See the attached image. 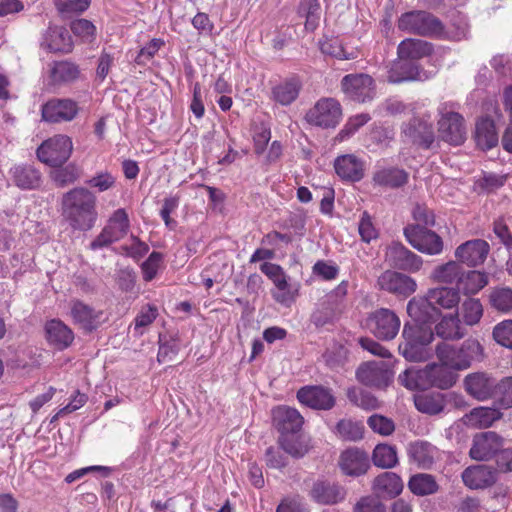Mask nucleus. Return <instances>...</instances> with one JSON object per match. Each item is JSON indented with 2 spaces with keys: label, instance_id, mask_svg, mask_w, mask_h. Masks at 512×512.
Wrapping results in <instances>:
<instances>
[{
  "label": "nucleus",
  "instance_id": "nucleus-1",
  "mask_svg": "<svg viewBox=\"0 0 512 512\" xmlns=\"http://www.w3.org/2000/svg\"><path fill=\"white\" fill-rule=\"evenodd\" d=\"M97 198L93 192L84 187L74 188L64 194L62 214L74 230L88 231L97 221Z\"/></svg>",
  "mask_w": 512,
  "mask_h": 512
},
{
  "label": "nucleus",
  "instance_id": "nucleus-2",
  "mask_svg": "<svg viewBox=\"0 0 512 512\" xmlns=\"http://www.w3.org/2000/svg\"><path fill=\"white\" fill-rule=\"evenodd\" d=\"M435 353L442 364L455 371L468 369L473 362L483 359V347L476 339H466L460 346L446 342L437 344Z\"/></svg>",
  "mask_w": 512,
  "mask_h": 512
},
{
  "label": "nucleus",
  "instance_id": "nucleus-3",
  "mask_svg": "<svg viewBox=\"0 0 512 512\" xmlns=\"http://www.w3.org/2000/svg\"><path fill=\"white\" fill-rule=\"evenodd\" d=\"M458 108L459 105L455 102H443L438 107L439 136L452 145H460L466 138L464 118L458 112Z\"/></svg>",
  "mask_w": 512,
  "mask_h": 512
},
{
  "label": "nucleus",
  "instance_id": "nucleus-4",
  "mask_svg": "<svg viewBox=\"0 0 512 512\" xmlns=\"http://www.w3.org/2000/svg\"><path fill=\"white\" fill-rule=\"evenodd\" d=\"M398 28L404 32L421 36H440L443 25L439 19L425 11H410L398 19Z\"/></svg>",
  "mask_w": 512,
  "mask_h": 512
},
{
  "label": "nucleus",
  "instance_id": "nucleus-5",
  "mask_svg": "<svg viewBox=\"0 0 512 512\" xmlns=\"http://www.w3.org/2000/svg\"><path fill=\"white\" fill-rule=\"evenodd\" d=\"M73 143L67 135H54L45 140L37 149L38 159L46 165L57 167L64 164L71 156Z\"/></svg>",
  "mask_w": 512,
  "mask_h": 512
},
{
  "label": "nucleus",
  "instance_id": "nucleus-6",
  "mask_svg": "<svg viewBox=\"0 0 512 512\" xmlns=\"http://www.w3.org/2000/svg\"><path fill=\"white\" fill-rule=\"evenodd\" d=\"M401 326L400 318L388 308H379L371 312L367 318V327L379 340H393Z\"/></svg>",
  "mask_w": 512,
  "mask_h": 512
},
{
  "label": "nucleus",
  "instance_id": "nucleus-7",
  "mask_svg": "<svg viewBox=\"0 0 512 512\" xmlns=\"http://www.w3.org/2000/svg\"><path fill=\"white\" fill-rule=\"evenodd\" d=\"M130 228L129 217L125 209L119 208L113 212L107 225L91 242L90 247L96 250L124 238Z\"/></svg>",
  "mask_w": 512,
  "mask_h": 512
},
{
  "label": "nucleus",
  "instance_id": "nucleus-8",
  "mask_svg": "<svg viewBox=\"0 0 512 512\" xmlns=\"http://www.w3.org/2000/svg\"><path fill=\"white\" fill-rule=\"evenodd\" d=\"M341 118V105L333 98H321L305 116L308 123L323 128L335 127Z\"/></svg>",
  "mask_w": 512,
  "mask_h": 512
},
{
  "label": "nucleus",
  "instance_id": "nucleus-9",
  "mask_svg": "<svg viewBox=\"0 0 512 512\" xmlns=\"http://www.w3.org/2000/svg\"><path fill=\"white\" fill-rule=\"evenodd\" d=\"M404 235L409 244L419 252L437 255L443 250L441 237L428 228L419 225H408L404 228Z\"/></svg>",
  "mask_w": 512,
  "mask_h": 512
},
{
  "label": "nucleus",
  "instance_id": "nucleus-10",
  "mask_svg": "<svg viewBox=\"0 0 512 512\" xmlns=\"http://www.w3.org/2000/svg\"><path fill=\"white\" fill-rule=\"evenodd\" d=\"M78 103L69 98H54L41 108L42 120L48 123H63L74 120L79 113Z\"/></svg>",
  "mask_w": 512,
  "mask_h": 512
},
{
  "label": "nucleus",
  "instance_id": "nucleus-11",
  "mask_svg": "<svg viewBox=\"0 0 512 512\" xmlns=\"http://www.w3.org/2000/svg\"><path fill=\"white\" fill-rule=\"evenodd\" d=\"M345 95L356 102L365 103L375 96L373 79L367 74H349L341 81Z\"/></svg>",
  "mask_w": 512,
  "mask_h": 512
},
{
  "label": "nucleus",
  "instance_id": "nucleus-12",
  "mask_svg": "<svg viewBox=\"0 0 512 512\" xmlns=\"http://www.w3.org/2000/svg\"><path fill=\"white\" fill-rule=\"evenodd\" d=\"M385 258L390 266L413 273L419 271L423 264L420 256L399 242H393L387 247Z\"/></svg>",
  "mask_w": 512,
  "mask_h": 512
},
{
  "label": "nucleus",
  "instance_id": "nucleus-13",
  "mask_svg": "<svg viewBox=\"0 0 512 512\" xmlns=\"http://www.w3.org/2000/svg\"><path fill=\"white\" fill-rule=\"evenodd\" d=\"M465 391L474 399L484 401L498 391V381L485 372H474L464 378Z\"/></svg>",
  "mask_w": 512,
  "mask_h": 512
},
{
  "label": "nucleus",
  "instance_id": "nucleus-14",
  "mask_svg": "<svg viewBox=\"0 0 512 512\" xmlns=\"http://www.w3.org/2000/svg\"><path fill=\"white\" fill-rule=\"evenodd\" d=\"M377 283L380 289L405 298L417 290V283L412 277L392 270L383 272Z\"/></svg>",
  "mask_w": 512,
  "mask_h": 512
},
{
  "label": "nucleus",
  "instance_id": "nucleus-15",
  "mask_svg": "<svg viewBox=\"0 0 512 512\" xmlns=\"http://www.w3.org/2000/svg\"><path fill=\"white\" fill-rule=\"evenodd\" d=\"M490 245L483 239H473L459 245L455 250L456 259L470 267L481 265L486 260Z\"/></svg>",
  "mask_w": 512,
  "mask_h": 512
},
{
  "label": "nucleus",
  "instance_id": "nucleus-16",
  "mask_svg": "<svg viewBox=\"0 0 512 512\" xmlns=\"http://www.w3.org/2000/svg\"><path fill=\"white\" fill-rule=\"evenodd\" d=\"M298 401L312 409L329 410L335 405L331 391L322 386H305L297 392Z\"/></svg>",
  "mask_w": 512,
  "mask_h": 512
},
{
  "label": "nucleus",
  "instance_id": "nucleus-17",
  "mask_svg": "<svg viewBox=\"0 0 512 512\" xmlns=\"http://www.w3.org/2000/svg\"><path fill=\"white\" fill-rule=\"evenodd\" d=\"M501 447L502 438L493 431H487L474 436L469 454L475 460H488L495 456Z\"/></svg>",
  "mask_w": 512,
  "mask_h": 512
},
{
  "label": "nucleus",
  "instance_id": "nucleus-18",
  "mask_svg": "<svg viewBox=\"0 0 512 512\" xmlns=\"http://www.w3.org/2000/svg\"><path fill=\"white\" fill-rule=\"evenodd\" d=\"M434 72L421 69L410 60H400L392 65L388 72V81L401 83L405 81H425L433 77Z\"/></svg>",
  "mask_w": 512,
  "mask_h": 512
},
{
  "label": "nucleus",
  "instance_id": "nucleus-19",
  "mask_svg": "<svg viewBox=\"0 0 512 512\" xmlns=\"http://www.w3.org/2000/svg\"><path fill=\"white\" fill-rule=\"evenodd\" d=\"M273 423L281 435L300 432L304 418L295 409L288 406H278L272 411Z\"/></svg>",
  "mask_w": 512,
  "mask_h": 512
},
{
  "label": "nucleus",
  "instance_id": "nucleus-20",
  "mask_svg": "<svg viewBox=\"0 0 512 512\" xmlns=\"http://www.w3.org/2000/svg\"><path fill=\"white\" fill-rule=\"evenodd\" d=\"M462 480L470 489H485L497 481V470L484 464L470 466L463 471Z\"/></svg>",
  "mask_w": 512,
  "mask_h": 512
},
{
  "label": "nucleus",
  "instance_id": "nucleus-21",
  "mask_svg": "<svg viewBox=\"0 0 512 512\" xmlns=\"http://www.w3.org/2000/svg\"><path fill=\"white\" fill-rule=\"evenodd\" d=\"M334 169L339 178L348 182H359L365 174L364 162L354 154H344L334 160Z\"/></svg>",
  "mask_w": 512,
  "mask_h": 512
},
{
  "label": "nucleus",
  "instance_id": "nucleus-22",
  "mask_svg": "<svg viewBox=\"0 0 512 512\" xmlns=\"http://www.w3.org/2000/svg\"><path fill=\"white\" fill-rule=\"evenodd\" d=\"M357 379L366 386L383 388L391 380L388 369L382 362H367L362 364L357 372Z\"/></svg>",
  "mask_w": 512,
  "mask_h": 512
},
{
  "label": "nucleus",
  "instance_id": "nucleus-23",
  "mask_svg": "<svg viewBox=\"0 0 512 512\" xmlns=\"http://www.w3.org/2000/svg\"><path fill=\"white\" fill-rule=\"evenodd\" d=\"M40 46L49 52L68 53L73 42L68 30L61 26H49L44 32Z\"/></svg>",
  "mask_w": 512,
  "mask_h": 512
},
{
  "label": "nucleus",
  "instance_id": "nucleus-24",
  "mask_svg": "<svg viewBox=\"0 0 512 512\" xmlns=\"http://www.w3.org/2000/svg\"><path fill=\"white\" fill-rule=\"evenodd\" d=\"M402 133L407 141L429 148L434 141L432 124L418 118L412 119L402 128Z\"/></svg>",
  "mask_w": 512,
  "mask_h": 512
},
{
  "label": "nucleus",
  "instance_id": "nucleus-25",
  "mask_svg": "<svg viewBox=\"0 0 512 512\" xmlns=\"http://www.w3.org/2000/svg\"><path fill=\"white\" fill-rule=\"evenodd\" d=\"M407 313L417 324L433 322L441 315V311L433 306L427 294L424 297H414L409 300Z\"/></svg>",
  "mask_w": 512,
  "mask_h": 512
},
{
  "label": "nucleus",
  "instance_id": "nucleus-26",
  "mask_svg": "<svg viewBox=\"0 0 512 512\" xmlns=\"http://www.w3.org/2000/svg\"><path fill=\"white\" fill-rule=\"evenodd\" d=\"M339 465L344 474L359 476L366 473L369 467L368 456L360 449H347L341 454Z\"/></svg>",
  "mask_w": 512,
  "mask_h": 512
},
{
  "label": "nucleus",
  "instance_id": "nucleus-27",
  "mask_svg": "<svg viewBox=\"0 0 512 512\" xmlns=\"http://www.w3.org/2000/svg\"><path fill=\"white\" fill-rule=\"evenodd\" d=\"M433 332L444 340H459L466 335L458 313L442 315Z\"/></svg>",
  "mask_w": 512,
  "mask_h": 512
},
{
  "label": "nucleus",
  "instance_id": "nucleus-28",
  "mask_svg": "<svg viewBox=\"0 0 512 512\" xmlns=\"http://www.w3.org/2000/svg\"><path fill=\"white\" fill-rule=\"evenodd\" d=\"M427 368V377L429 387H437L439 389H449L457 381L458 375L456 371L449 368L446 364H429Z\"/></svg>",
  "mask_w": 512,
  "mask_h": 512
},
{
  "label": "nucleus",
  "instance_id": "nucleus-29",
  "mask_svg": "<svg viewBox=\"0 0 512 512\" xmlns=\"http://www.w3.org/2000/svg\"><path fill=\"white\" fill-rule=\"evenodd\" d=\"M372 488L378 496L394 498L402 492L403 481L396 473L386 471L374 479Z\"/></svg>",
  "mask_w": 512,
  "mask_h": 512
},
{
  "label": "nucleus",
  "instance_id": "nucleus-30",
  "mask_svg": "<svg viewBox=\"0 0 512 512\" xmlns=\"http://www.w3.org/2000/svg\"><path fill=\"white\" fill-rule=\"evenodd\" d=\"M101 315V312L95 311L81 301H73L71 304V316L74 323L86 331H92L97 328Z\"/></svg>",
  "mask_w": 512,
  "mask_h": 512
},
{
  "label": "nucleus",
  "instance_id": "nucleus-31",
  "mask_svg": "<svg viewBox=\"0 0 512 512\" xmlns=\"http://www.w3.org/2000/svg\"><path fill=\"white\" fill-rule=\"evenodd\" d=\"M45 331L48 342L58 349L67 348L74 340L73 331L57 319L48 321L45 325Z\"/></svg>",
  "mask_w": 512,
  "mask_h": 512
},
{
  "label": "nucleus",
  "instance_id": "nucleus-32",
  "mask_svg": "<svg viewBox=\"0 0 512 512\" xmlns=\"http://www.w3.org/2000/svg\"><path fill=\"white\" fill-rule=\"evenodd\" d=\"M431 52V44L420 39H405L397 47V54L400 60H419L429 56Z\"/></svg>",
  "mask_w": 512,
  "mask_h": 512
},
{
  "label": "nucleus",
  "instance_id": "nucleus-33",
  "mask_svg": "<svg viewBox=\"0 0 512 512\" xmlns=\"http://www.w3.org/2000/svg\"><path fill=\"white\" fill-rule=\"evenodd\" d=\"M345 490L333 483L319 481L311 490V497L320 504H336L345 498Z\"/></svg>",
  "mask_w": 512,
  "mask_h": 512
},
{
  "label": "nucleus",
  "instance_id": "nucleus-34",
  "mask_svg": "<svg viewBox=\"0 0 512 512\" xmlns=\"http://www.w3.org/2000/svg\"><path fill=\"white\" fill-rule=\"evenodd\" d=\"M437 448L426 441H415L409 444V457L422 469H429L434 464Z\"/></svg>",
  "mask_w": 512,
  "mask_h": 512
},
{
  "label": "nucleus",
  "instance_id": "nucleus-35",
  "mask_svg": "<svg viewBox=\"0 0 512 512\" xmlns=\"http://www.w3.org/2000/svg\"><path fill=\"white\" fill-rule=\"evenodd\" d=\"M426 294L433 306L439 310H451L457 308L460 303V294L456 288L436 287L429 289Z\"/></svg>",
  "mask_w": 512,
  "mask_h": 512
},
{
  "label": "nucleus",
  "instance_id": "nucleus-36",
  "mask_svg": "<svg viewBox=\"0 0 512 512\" xmlns=\"http://www.w3.org/2000/svg\"><path fill=\"white\" fill-rule=\"evenodd\" d=\"M488 282V275L485 272L477 270L465 272L462 270L456 290L459 294L462 292L465 295H473L482 290Z\"/></svg>",
  "mask_w": 512,
  "mask_h": 512
},
{
  "label": "nucleus",
  "instance_id": "nucleus-37",
  "mask_svg": "<svg viewBox=\"0 0 512 512\" xmlns=\"http://www.w3.org/2000/svg\"><path fill=\"white\" fill-rule=\"evenodd\" d=\"M502 413L491 407H477L463 417L464 424L472 428L490 427L495 421L499 420Z\"/></svg>",
  "mask_w": 512,
  "mask_h": 512
},
{
  "label": "nucleus",
  "instance_id": "nucleus-38",
  "mask_svg": "<svg viewBox=\"0 0 512 512\" xmlns=\"http://www.w3.org/2000/svg\"><path fill=\"white\" fill-rule=\"evenodd\" d=\"M301 86L296 77L286 79L272 88V98L280 105L288 106L297 99Z\"/></svg>",
  "mask_w": 512,
  "mask_h": 512
},
{
  "label": "nucleus",
  "instance_id": "nucleus-39",
  "mask_svg": "<svg viewBox=\"0 0 512 512\" xmlns=\"http://www.w3.org/2000/svg\"><path fill=\"white\" fill-rule=\"evenodd\" d=\"M373 181L376 185L398 188L408 181V173L397 167H383L374 173Z\"/></svg>",
  "mask_w": 512,
  "mask_h": 512
},
{
  "label": "nucleus",
  "instance_id": "nucleus-40",
  "mask_svg": "<svg viewBox=\"0 0 512 512\" xmlns=\"http://www.w3.org/2000/svg\"><path fill=\"white\" fill-rule=\"evenodd\" d=\"M475 140L477 146L482 150L493 148L498 143V134L494 122L485 117L476 123Z\"/></svg>",
  "mask_w": 512,
  "mask_h": 512
},
{
  "label": "nucleus",
  "instance_id": "nucleus-41",
  "mask_svg": "<svg viewBox=\"0 0 512 512\" xmlns=\"http://www.w3.org/2000/svg\"><path fill=\"white\" fill-rule=\"evenodd\" d=\"M414 404L421 413L437 415L444 410L445 399L441 393H422L414 396Z\"/></svg>",
  "mask_w": 512,
  "mask_h": 512
},
{
  "label": "nucleus",
  "instance_id": "nucleus-42",
  "mask_svg": "<svg viewBox=\"0 0 512 512\" xmlns=\"http://www.w3.org/2000/svg\"><path fill=\"white\" fill-rule=\"evenodd\" d=\"M455 313L459 314L462 325L474 326L483 316V306L479 299L466 298Z\"/></svg>",
  "mask_w": 512,
  "mask_h": 512
},
{
  "label": "nucleus",
  "instance_id": "nucleus-43",
  "mask_svg": "<svg viewBox=\"0 0 512 512\" xmlns=\"http://www.w3.org/2000/svg\"><path fill=\"white\" fill-rule=\"evenodd\" d=\"M408 488L416 496H427L435 494L439 485L433 475L418 473L410 477Z\"/></svg>",
  "mask_w": 512,
  "mask_h": 512
},
{
  "label": "nucleus",
  "instance_id": "nucleus-44",
  "mask_svg": "<svg viewBox=\"0 0 512 512\" xmlns=\"http://www.w3.org/2000/svg\"><path fill=\"white\" fill-rule=\"evenodd\" d=\"M462 267L456 261H449L445 264L438 265L435 267L431 273V280L433 282L442 283V284H458L459 278L461 276Z\"/></svg>",
  "mask_w": 512,
  "mask_h": 512
},
{
  "label": "nucleus",
  "instance_id": "nucleus-45",
  "mask_svg": "<svg viewBox=\"0 0 512 512\" xmlns=\"http://www.w3.org/2000/svg\"><path fill=\"white\" fill-rule=\"evenodd\" d=\"M278 443L287 454L295 458L303 457L309 450L308 443L299 432L280 435Z\"/></svg>",
  "mask_w": 512,
  "mask_h": 512
},
{
  "label": "nucleus",
  "instance_id": "nucleus-46",
  "mask_svg": "<svg viewBox=\"0 0 512 512\" xmlns=\"http://www.w3.org/2000/svg\"><path fill=\"white\" fill-rule=\"evenodd\" d=\"M399 382L409 390H420L429 387L427 368H408L398 377Z\"/></svg>",
  "mask_w": 512,
  "mask_h": 512
},
{
  "label": "nucleus",
  "instance_id": "nucleus-47",
  "mask_svg": "<svg viewBox=\"0 0 512 512\" xmlns=\"http://www.w3.org/2000/svg\"><path fill=\"white\" fill-rule=\"evenodd\" d=\"M12 175L16 185L22 189H33L40 184V173L32 166H15Z\"/></svg>",
  "mask_w": 512,
  "mask_h": 512
},
{
  "label": "nucleus",
  "instance_id": "nucleus-48",
  "mask_svg": "<svg viewBox=\"0 0 512 512\" xmlns=\"http://www.w3.org/2000/svg\"><path fill=\"white\" fill-rule=\"evenodd\" d=\"M402 338L428 346L434 340V332L424 324L406 323L402 330Z\"/></svg>",
  "mask_w": 512,
  "mask_h": 512
},
{
  "label": "nucleus",
  "instance_id": "nucleus-49",
  "mask_svg": "<svg viewBox=\"0 0 512 512\" xmlns=\"http://www.w3.org/2000/svg\"><path fill=\"white\" fill-rule=\"evenodd\" d=\"M373 464L380 468H393L398 463L396 449L388 444H378L372 454Z\"/></svg>",
  "mask_w": 512,
  "mask_h": 512
},
{
  "label": "nucleus",
  "instance_id": "nucleus-50",
  "mask_svg": "<svg viewBox=\"0 0 512 512\" xmlns=\"http://www.w3.org/2000/svg\"><path fill=\"white\" fill-rule=\"evenodd\" d=\"M399 352L405 359L412 362L426 361L430 356L428 346L404 339L399 344Z\"/></svg>",
  "mask_w": 512,
  "mask_h": 512
},
{
  "label": "nucleus",
  "instance_id": "nucleus-51",
  "mask_svg": "<svg viewBox=\"0 0 512 512\" xmlns=\"http://www.w3.org/2000/svg\"><path fill=\"white\" fill-rule=\"evenodd\" d=\"M78 76V67L68 61L56 62L51 70L52 81L57 84L74 81Z\"/></svg>",
  "mask_w": 512,
  "mask_h": 512
},
{
  "label": "nucleus",
  "instance_id": "nucleus-52",
  "mask_svg": "<svg viewBox=\"0 0 512 512\" xmlns=\"http://www.w3.org/2000/svg\"><path fill=\"white\" fill-rule=\"evenodd\" d=\"M347 397L354 405L365 410H374L379 407L378 400L372 394L358 387L349 388Z\"/></svg>",
  "mask_w": 512,
  "mask_h": 512
},
{
  "label": "nucleus",
  "instance_id": "nucleus-53",
  "mask_svg": "<svg viewBox=\"0 0 512 512\" xmlns=\"http://www.w3.org/2000/svg\"><path fill=\"white\" fill-rule=\"evenodd\" d=\"M489 301L493 308L508 313L512 311V289L499 287L491 291Z\"/></svg>",
  "mask_w": 512,
  "mask_h": 512
},
{
  "label": "nucleus",
  "instance_id": "nucleus-54",
  "mask_svg": "<svg viewBox=\"0 0 512 512\" xmlns=\"http://www.w3.org/2000/svg\"><path fill=\"white\" fill-rule=\"evenodd\" d=\"M335 432L343 440L357 441L363 438V426L351 420H340L335 427Z\"/></svg>",
  "mask_w": 512,
  "mask_h": 512
},
{
  "label": "nucleus",
  "instance_id": "nucleus-55",
  "mask_svg": "<svg viewBox=\"0 0 512 512\" xmlns=\"http://www.w3.org/2000/svg\"><path fill=\"white\" fill-rule=\"evenodd\" d=\"M371 120L368 113H361L350 117L338 133V139L343 141L354 135L362 126Z\"/></svg>",
  "mask_w": 512,
  "mask_h": 512
},
{
  "label": "nucleus",
  "instance_id": "nucleus-56",
  "mask_svg": "<svg viewBox=\"0 0 512 512\" xmlns=\"http://www.w3.org/2000/svg\"><path fill=\"white\" fill-rule=\"evenodd\" d=\"M87 185L98 192H106L115 187L116 176L107 170H101L87 181Z\"/></svg>",
  "mask_w": 512,
  "mask_h": 512
},
{
  "label": "nucleus",
  "instance_id": "nucleus-57",
  "mask_svg": "<svg viewBox=\"0 0 512 512\" xmlns=\"http://www.w3.org/2000/svg\"><path fill=\"white\" fill-rule=\"evenodd\" d=\"M371 430L382 436H390L395 431L394 421L380 414H373L367 420Z\"/></svg>",
  "mask_w": 512,
  "mask_h": 512
},
{
  "label": "nucleus",
  "instance_id": "nucleus-58",
  "mask_svg": "<svg viewBox=\"0 0 512 512\" xmlns=\"http://www.w3.org/2000/svg\"><path fill=\"white\" fill-rule=\"evenodd\" d=\"M122 253L134 260L141 259L149 251V246L136 236H131L129 241L120 246Z\"/></svg>",
  "mask_w": 512,
  "mask_h": 512
},
{
  "label": "nucleus",
  "instance_id": "nucleus-59",
  "mask_svg": "<svg viewBox=\"0 0 512 512\" xmlns=\"http://www.w3.org/2000/svg\"><path fill=\"white\" fill-rule=\"evenodd\" d=\"M493 339L501 346L512 349V320H504L493 328Z\"/></svg>",
  "mask_w": 512,
  "mask_h": 512
},
{
  "label": "nucleus",
  "instance_id": "nucleus-60",
  "mask_svg": "<svg viewBox=\"0 0 512 512\" xmlns=\"http://www.w3.org/2000/svg\"><path fill=\"white\" fill-rule=\"evenodd\" d=\"M162 261V253L153 251L149 255V257L142 263L141 270L143 274V279L146 282L152 281L156 277Z\"/></svg>",
  "mask_w": 512,
  "mask_h": 512
},
{
  "label": "nucleus",
  "instance_id": "nucleus-61",
  "mask_svg": "<svg viewBox=\"0 0 512 512\" xmlns=\"http://www.w3.org/2000/svg\"><path fill=\"white\" fill-rule=\"evenodd\" d=\"M312 272L314 275L325 281H331L337 278L339 274V267L333 262L318 260L313 265Z\"/></svg>",
  "mask_w": 512,
  "mask_h": 512
},
{
  "label": "nucleus",
  "instance_id": "nucleus-62",
  "mask_svg": "<svg viewBox=\"0 0 512 512\" xmlns=\"http://www.w3.org/2000/svg\"><path fill=\"white\" fill-rule=\"evenodd\" d=\"M321 51L332 57L349 60L355 58L354 52H346L338 39H330L321 44Z\"/></svg>",
  "mask_w": 512,
  "mask_h": 512
},
{
  "label": "nucleus",
  "instance_id": "nucleus-63",
  "mask_svg": "<svg viewBox=\"0 0 512 512\" xmlns=\"http://www.w3.org/2000/svg\"><path fill=\"white\" fill-rule=\"evenodd\" d=\"M80 176L79 169L74 165H67L52 173L53 180L59 186H66L74 183Z\"/></svg>",
  "mask_w": 512,
  "mask_h": 512
},
{
  "label": "nucleus",
  "instance_id": "nucleus-64",
  "mask_svg": "<svg viewBox=\"0 0 512 512\" xmlns=\"http://www.w3.org/2000/svg\"><path fill=\"white\" fill-rule=\"evenodd\" d=\"M358 231L362 241L366 243H370L378 237V230L367 212H363L360 218Z\"/></svg>",
  "mask_w": 512,
  "mask_h": 512
}]
</instances>
